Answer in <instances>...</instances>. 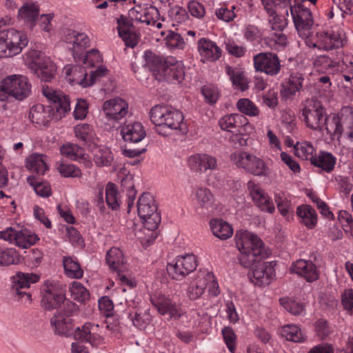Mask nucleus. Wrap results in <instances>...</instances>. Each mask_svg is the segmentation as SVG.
<instances>
[{
    "mask_svg": "<svg viewBox=\"0 0 353 353\" xmlns=\"http://www.w3.org/2000/svg\"><path fill=\"white\" fill-rule=\"evenodd\" d=\"M88 113V105L85 100L78 99L74 111V117L76 119H83Z\"/></svg>",
    "mask_w": 353,
    "mask_h": 353,
    "instance_id": "61",
    "label": "nucleus"
},
{
    "mask_svg": "<svg viewBox=\"0 0 353 353\" xmlns=\"http://www.w3.org/2000/svg\"><path fill=\"white\" fill-rule=\"evenodd\" d=\"M157 74V80L159 81L174 83V81L180 82L183 79L184 71L179 65L168 62L162 72Z\"/></svg>",
    "mask_w": 353,
    "mask_h": 353,
    "instance_id": "20",
    "label": "nucleus"
},
{
    "mask_svg": "<svg viewBox=\"0 0 353 353\" xmlns=\"http://www.w3.org/2000/svg\"><path fill=\"white\" fill-rule=\"evenodd\" d=\"M150 120L155 125L157 133L167 136L168 130L181 129L183 115L179 110L157 105L150 110Z\"/></svg>",
    "mask_w": 353,
    "mask_h": 353,
    "instance_id": "4",
    "label": "nucleus"
},
{
    "mask_svg": "<svg viewBox=\"0 0 353 353\" xmlns=\"http://www.w3.org/2000/svg\"><path fill=\"white\" fill-rule=\"evenodd\" d=\"M166 44L170 48H183L185 43L179 34L170 32L166 37Z\"/></svg>",
    "mask_w": 353,
    "mask_h": 353,
    "instance_id": "55",
    "label": "nucleus"
},
{
    "mask_svg": "<svg viewBox=\"0 0 353 353\" xmlns=\"http://www.w3.org/2000/svg\"><path fill=\"white\" fill-rule=\"evenodd\" d=\"M177 261H180L181 264L187 270L192 272L196 267V257L193 254H188L183 256H179Z\"/></svg>",
    "mask_w": 353,
    "mask_h": 353,
    "instance_id": "62",
    "label": "nucleus"
},
{
    "mask_svg": "<svg viewBox=\"0 0 353 353\" xmlns=\"http://www.w3.org/2000/svg\"><path fill=\"white\" fill-rule=\"evenodd\" d=\"M189 164L192 169L196 170H214L216 168V159L206 154L192 156L189 159Z\"/></svg>",
    "mask_w": 353,
    "mask_h": 353,
    "instance_id": "22",
    "label": "nucleus"
},
{
    "mask_svg": "<svg viewBox=\"0 0 353 353\" xmlns=\"http://www.w3.org/2000/svg\"><path fill=\"white\" fill-rule=\"evenodd\" d=\"M213 274L212 272H200L194 281L190 283L188 290V296L191 300L199 299L204 292L205 289L212 281Z\"/></svg>",
    "mask_w": 353,
    "mask_h": 353,
    "instance_id": "17",
    "label": "nucleus"
},
{
    "mask_svg": "<svg viewBox=\"0 0 353 353\" xmlns=\"http://www.w3.org/2000/svg\"><path fill=\"white\" fill-rule=\"evenodd\" d=\"M294 154L303 159H307L310 158L311 160L312 156L314 151V147L310 143L305 142L301 145L296 144L294 146Z\"/></svg>",
    "mask_w": 353,
    "mask_h": 353,
    "instance_id": "49",
    "label": "nucleus"
},
{
    "mask_svg": "<svg viewBox=\"0 0 353 353\" xmlns=\"http://www.w3.org/2000/svg\"><path fill=\"white\" fill-rule=\"evenodd\" d=\"M248 187L253 201L262 211L272 213L274 206L270 201V197L259 187L255 185L253 182L249 181Z\"/></svg>",
    "mask_w": 353,
    "mask_h": 353,
    "instance_id": "18",
    "label": "nucleus"
},
{
    "mask_svg": "<svg viewBox=\"0 0 353 353\" xmlns=\"http://www.w3.org/2000/svg\"><path fill=\"white\" fill-rule=\"evenodd\" d=\"M198 48L201 54L210 61L217 60L221 55V50L215 43L202 38L198 42Z\"/></svg>",
    "mask_w": 353,
    "mask_h": 353,
    "instance_id": "23",
    "label": "nucleus"
},
{
    "mask_svg": "<svg viewBox=\"0 0 353 353\" xmlns=\"http://www.w3.org/2000/svg\"><path fill=\"white\" fill-rule=\"evenodd\" d=\"M78 305L72 302L64 303V308L57 311L50 319V325L55 334L68 337L74 336L79 342H88L92 346H97L101 342V336L96 333L98 325L91 323H85L81 328H74L72 317L77 314Z\"/></svg>",
    "mask_w": 353,
    "mask_h": 353,
    "instance_id": "2",
    "label": "nucleus"
},
{
    "mask_svg": "<svg viewBox=\"0 0 353 353\" xmlns=\"http://www.w3.org/2000/svg\"><path fill=\"white\" fill-rule=\"evenodd\" d=\"M106 262L110 268L117 272L122 283L133 287L132 281L122 273L125 270V259L122 251L118 248H112L106 254Z\"/></svg>",
    "mask_w": 353,
    "mask_h": 353,
    "instance_id": "14",
    "label": "nucleus"
},
{
    "mask_svg": "<svg viewBox=\"0 0 353 353\" xmlns=\"http://www.w3.org/2000/svg\"><path fill=\"white\" fill-rule=\"evenodd\" d=\"M222 334L225 344L227 345L229 350L234 353L235 350V341L236 335L231 327H225L222 330Z\"/></svg>",
    "mask_w": 353,
    "mask_h": 353,
    "instance_id": "56",
    "label": "nucleus"
},
{
    "mask_svg": "<svg viewBox=\"0 0 353 353\" xmlns=\"http://www.w3.org/2000/svg\"><path fill=\"white\" fill-rule=\"evenodd\" d=\"M85 70L82 67L74 66L68 67L64 68V72L66 77L72 76V79L70 78L69 80L72 82L76 81L77 83L81 84V80L83 78L82 74L84 73Z\"/></svg>",
    "mask_w": 353,
    "mask_h": 353,
    "instance_id": "54",
    "label": "nucleus"
},
{
    "mask_svg": "<svg viewBox=\"0 0 353 353\" xmlns=\"http://www.w3.org/2000/svg\"><path fill=\"white\" fill-rule=\"evenodd\" d=\"M64 270L66 274L72 278L80 279L83 276V271L79 263L72 258L64 257L63 260Z\"/></svg>",
    "mask_w": 353,
    "mask_h": 353,
    "instance_id": "39",
    "label": "nucleus"
},
{
    "mask_svg": "<svg viewBox=\"0 0 353 353\" xmlns=\"http://www.w3.org/2000/svg\"><path fill=\"white\" fill-rule=\"evenodd\" d=\"M26 35L14 30L7 29L0 22V56L12 57L28 45Z\"/></svg>",
    "mask_w": 353,
    "mask_h": 353,
    "instance_id": "5",
    "label": "nucleus"
},
{
    "mask_svg": "<svg viewBox=\"0 0 353 353\" xmlns=\"http://www.w3.org/2000/svg\"><path fill=\"white\" fill-rule=\"evenodd\" d=\"M58 170L65 177H78L81 175V170L74 165L62 163L59 165Z\"/></svg>",
    "mask_w": 353,
    "mask_h": 353,
    "instance_id": "53",
    "label": "nucleus"
},
{
    "mask_svg": "<svg viewBox=\"0 0 353 353\" xmlns=\"http://www.w3.org/2000/svg\"><path fill=\"white\" fill-rule=\"evenodd\" d=\"M307 127L321 132L327 121L325 109L320 101L316 99L307 100L305 107L302 109L301 117Z\"/></svg>",
    "mask_w": 353,
    "mask_h": 353,
    "instance_id": "7",
    "label": "nucleus"
},
{
    "mask_svg": "<svg viewBox=\"0 0 353 353\" xmlns=\"http://www.w3.org/2000/svg\"><path fill=\"white\" fill-rule=\"evenodd\" d=\"M143 16L140 23H145L148 26H154L159 18L158 9L153 6H145Z\"/></svg>",
    "mask_w": 353,
    "mask_h": 353,
    "instance_id": "44",
    "label": "nucleus"
},
{
    "mask_svg": "<svg viewBox=\"0 0 353 353\" xmlns=\"http://www.w3.org/2000/svg\"><path fill=\"white\" fill-rule=\"evenodd\" d=\"M336 163V159L332 154L328 152H321L317 156H312L311 163L316 167L321 168L326 172H330L333 170Z\"/></svg>",
    "mask_w": 353,
    "mask_h": 353,
    "instance_id": "35",
    "label": "nucleus"
},
{
    "mask_svg": "<svg viewBox=\"0 0 353 353\" xmlns=\"http://www.w3.org/2000/svg\"><path fill=\"white\" fill-rule=\"evenodd\" d=\"M28 183L34 188V192L42 197H48L51 195L50 185L43 181H39L37 175H32L27 178Z\"/></svg>",
    "mask_w": 353,
    "mask_h": 353,
    "instance_id": "38",
    "label": "nucleus"
},
{
    "mask_svg": "<svg viewBox=\"0 0 353 353\" xmlns=\"http://www.w3.org/2000/svg\"><path fill=\"white\" fill-rule=\"evenodd\" d=\"M26 168L37 176L43 175L48 166L41 154H32L26 159Z\"/></svg>",
    "mask_w": 353,
    "mask_h": 353,
    "instance_id": "34",
    "label": "nucleus"
},
{
    "mask_svg": "<svg viewBox=\"0 0 353 353\" xmlns=\"http://www.w3.org/2000/svg\"><path fill=\"white\" fill-rule=\"evenodd\" d=\"M119 36L125 41L126 46L134 48L138 43L137 35L132 30H120Z\"/></svg>",
    "mask_w": 353,
    "mask_h": 353,
    "instance_id": "58",
    "label": "nucleus"
},
{
    "mask_svg": "<svg viewBox=\"0 0 353 353\" xmlns=\"http://www.w3.org/2000/svg\"><path fill=\"white\" fill-rule=\"evenodd\" d=\"M121 188L127 192L128 197L135 199L137 192L134 190V185L132 176H126L121 180Z\"/></svg>",
    "mask_w": 353,
    "mask_h": 353,
    "instance_id": "59",
    "label": "nucleus"
},
{
    "mask_svg": "<svg viewBox=\"0 0 353 353\" xmlns=\"http://www.w3.org/2000/svg\"><path fill=\"white\" fill-rule=\"evenodd\" d=\"M67 39L70 43H73V57L76 61L83 60L84 64H90L91 66L94 65L95 61H98L99 58V51L97 50H92L88 52L85 55L82 52H79V50L85 48L89 43V39L84 33H77L74 30H71L67 35Z\"/></svg>",
    "mask_w": 353,
    "mask_h": 353,
    "instance_id": "9",
    "label": "nucleus"
},
{
    "mask_svg": "<svg viewBox=\"0 0 353 353\" xmlns=\"http://www.w3.org/2000/svg\"><path fill=\"white\" fill-rule=\"evenodd\" d=\"M279 302L285 310L294 315H299L304 309L301 303L288 298H281L279 299Z\"/></svg>",
    "mask_w": 353,
    "mask_h": 353,
    "instance_id": "47",
    "label": "nucleus"
},
{
    "mask_svg": "<svg viewBox=\"0 0 353 353\" xmlns=\"http://www.w3.org/2000/svg\"><path fill=\"white\" fill-rule=\"evenodd\" d=\"M188 8L190 14L194 17L201 18L205 14V8L203 6L196 1H190Z\"/></svg>",
    "mask_w": 353,
    "mask_h": 353,
    "instance_id": "63",
    "label": "nucleus"
},
{
    "mask_svg": "<svg viewBox=\"0 0 353 353\" xmlns=\"http://www.w3.org/2000/svg\"><path fill=\"white\" fill-rule=\"evenodd\" d=\"M324 34L325 37L323 38V49L326 50H331L343 46L344 41L340 34L334 32H325Z\"/></svg>",
    "mask_w": 353,
    "mask_h": 353,
    "instance_id": "41",
    "label": "nucleus"
},
{
    "mask_svg": "<svg viewBox=\"0 0 353 353\" xmlns=\"http://www.w3.org/2000/svg\"><path fill=\"white\" fill-rule=\"evenodd\" d=\"M108 70L105 68L100 66L97 70L92 72L90 79L88 80L87 74L84 72L82 74L83 78L81 80V85L83 87L92 85L97 79L105 76Z\"/></svg>",
    "mask_w": 353,
    "mask_h": 353,
    "instance_id": "48",
    "label": "nucleus"
},
{
    "mask_svg": "<svg viewBox=\"0 0 353 353\" xmlns=\"http://www.w3.org/2000/svg\"><path fill=\"white\" fill-rule=\"evenodd\" d=\"M117 193V192L114 187V184L109 183L106 188V203L112 210H117L119 207Z\"/></svg>",
    "mask_w": 353,
    "mask_h": 353,
    "instance_id": "52",
    "label": "nucleus"
},
{
    "mask_svg": "<svg viewBox=\"0 0 353 353\" xmlns=\"http://www.w3.org/2000/svg\"><path fill=\"white\" fill-rule=\"evenodd\" d=\"M243 122H245V117L242 114H231L223 117L219 120V125L222 130L233 133L236 132L234 130L238 128L239 123Z\"/></svg>",
    "mask_w": 353,
    "mask_h": 353,
    "instance_id": "36",
    "label": "nucleus"
},
{
    "mask_svg": "<svg viewBox=\"0 0 353 353\" xmlns=\"http://www.w3.org/2000/svg\"><path fill=\"white\" fill-rule=\"evenodd\" d=\"M42 92L50 101V105L45 108L38 104L33 106L29 112V119L32 123L48 125L51 119L58 121L70 110L68 96L58 92L48 86H43Z\"/></svg>",
    "mask_w": 353,
    "mask_h": 353,
    "instance_id": "3",
    "label": "nucleus"
},
{
    "mask_svg": "<svg viewBox=\"0 0 353 353\" xmlns=\"http://www.w3.org/2000/svg\"><path fill=\"white\" fill-rule=\"evenodd\" d=\"M132 321L134 326L139 330H143L149 324L150 316L146 312H142L137 311L134 313V316L132 317Z\"/></svg>",
    "mask_w": 353,
    "mask_h": 353,
    "instance_id": "51",
    "label": "nucleus"
},
{
    "mask_svg": "<svg viewBox=\"0 0 353 353\" xmlns=\"http://www.w3.org/2000/svg\"><path fill=\"white\" fill-rule=\"evenodd\" d=\"M290 270L303 276L307 282L316 281L319 277V270L311 261L298 260L292 264Z\"/></svg>",
    "mask_w": 353,
    "mask_h": 353,
    "instance_id": "16",
    "label": "nucleus"
},
{
    "mask_svg": "<svg viewBox=\"0 0 353 353\" xmlns=\"http://www.w3.org/2000/svg\"><path fill=\"white\" fill-rule=\"evenodd\" d=\"M45 292L41 299V305L46 310H51L57 308V311H61L64 308V303L69 300H66L62 293L54 292L51 288L47 287L44 289Z\"/></svg>",
    "mask_w": 353,
    "mask_h": 353,
    "instance_id": "19",
    "label": "nucleus"
},
{
    "mask_svg": "<svg viewBox=\"0 0 353 353\" xmlns=\"http://www.w3.org/2000/svg\"><path fill=\"white\" fill-rule=\"evenodd\" d=\"M230 158L236 166L243 168L252 174L256 176L266 174V165L264 161L256 156L243 152L233 153Z\"/></svg>",
    "mask_w": 353,
    "mask_h": 353,
    "instance_id": "11",
    "label": "nucleus"
},
{
    "mask_svg": "<svg viewBox=\"0 0 353 353\" xmlns=\"http://www.w3.org/2000/svg\"><path fill=\"white\" fill-rule=\"evenodd\" d=\"M63 156L69 158L71 160L77 161L83 156V150L77 145L69 144L63 145L60 149Z\"/></svg>",
    "mask_w": 353,
    "mask_h": 353,
    "instance_id": "43",
    "label": "nucleus"
},
{
    "mask_svg": "<svg viewBox=\"0 0 353 353\" xmlns=\"http://www.w3.org/2000/svg\"><path fill=\"white\" fill-rule=\"evenodd\" d=\"M254 65L256 71L274 76L281 70L278 56L272 52H261L254 57Z\"/></svg>",
    "mask_w": 353,
    "mask_h": 353,
    "instance_id": "13",
    "label": "nucleus"
},
{
    "mask_svg": "<svg viewBox=\"0 0 353 353\" xmlns=\"http://www.w3.org/2000/svg\"><path fill=\"white\" fill-rule=\"evenodd\" d=\"M237 108L239 110L249 116H257L259 114V110L248 99H241L237 102Z\"/></svg>",
    "mask_w": 353,
    "mask_h": 353,
    "instance_id": "46",
    "label": "nucleus"
},
{
    "mask_svg": "<svg viewBox=\"0 0 353 353\" xmlns=\"http://www.w3.org/2000/svg\"><path fill=\"white\" fill-rule=\"evenodd\" d=\"M267 12L272 16V28L274 30L282 31L287 26L286 19H283V14L288 15V6L290 0H261Z\"/></svg>",
    "mask_w": 353,
    "mask_h": 353,
    "instance_id": "10",
    "label": "nucleus"
},
{
    "mask_svg": "<svg viewBox=\"0 0 353 353\" xmlns=\"http://www.w3.org/2000/svg\"><path fill=\"white\" fill-rule=\"evenodd\" d=\"M31 93V85L26 77L12 75L4 79L0 86V100L5 101L8 97L22 101Z\"/></svg>",
    "mask_w": 353,
    "mask_h": 353,
    "instance_id": "6",
    "label": "nucleus"
},
{
    "mask_svg": "<svg viewBox=\"0 0 353 353\" xmlns=\"http://www.w3.org/2000/svg\"><path fill=\"white\" fill-rule=\"evenodd\" d=\"M324 129L326 130L327 134L330 136L332 140L336 137L337 141L340 142L343 132V127L341 119L337 115L334 114L330 121H329L327 117Z\"/></svg>",
    "mask_w": 353,
    "mask_h": 353,
    "instance_id": "33",
    "label": "nucleus"
},
{
    "mask_svg": "<svg viewBox=\"0 0 353 353\" xmlns=\"http://www.w3.org/2000/svg\"><path fill=\"white\" fill-rule=\"evenodd\" d=\"M143 221L144 227L149 231H154L157 229L159 224L161 222V215L160 213L153 214L152 215H149L148 217L141 218Z\"/></svg>",
    "mask_w": 353,
    "mask_h": 353,
    "instance_id": "57",
    "label": "nucleus"
},
{
    "mask_svg": "<svg viewBox=\"0 0 353 353\" xmlns=\"http://www.w3.org/2000/svg\"><path fill=\"white\" fill-rule=\"evenodd\" d=\"M105 116L115 121L121 119L128 112V104L120 98L106 101L103 106Z\"/></svg>",
    "mask_w": 353,
    "mask_h": 353,
    "instance_id": "15",
    "label": "nucleus"
},
{
    "mask_svg": "<svg viewBox=\"0 0 353 353\" xmlns=\"http://www.w3.org/2000/svg\"><path fill=\"white\" fill-rule=\"evenodd\" d=\"M39 14V8L34 3H25L18 12V17L30 23L32 28L33 23Z\"/></svg>",
    "mask_w": 353,
    "mask_h": 353,
    "instance_id": "31",
    "label": "nucleus"
},
{
    "mask_svg": "<svg viewBox=\"0 0 353 353\" xmlns=\"http://www.w3.org/2000/svg\"><path fill=\"white\" fill-rule=\"evenodd\" d=\"M93 153V160L99 167L110 166L113 161L112 152L108 148L99 147L97 145H89Z\"/></svg>",
    "mask_w": 353,
    "mask_h": 353,
    "instance_id": "27",
    "label": "nucleus"
},
{
    "mask_svg": "<svg viewBox=\"0 0 353 353\" xmlns=\"http://www.w3.org/2000/svg\"><path fill=\"white\" fill-rule=\"evenodd\" d=\"M295 28L301 37L306 39L312 34L313 19L311 10L302 3L288 6Z\"/></svg>",
    "mask_w": 353,
    "mask_h": 353,
    "instance_id": "8",
    "label": "nucleus"
},
{
    "mask_svg": "<svg viewBox=\"0 0 353 353\" xmlns=\"http://www.w3.org/2000/svg\"><path fill=\"white\" fill-rule=\"evenodd\" d=\"M342 303L344 308L353 314V290L348 289L342 294Z\"/></svg>",
    "mask_w": 353,
    "mask_h": 353,
    "instance_id": "64",
    "label": "nucleus"
},
{
    "mask_svg": "<svg viewBox=\"0 0 353 353\" xmlns=\"http://www.w3.org/2000/svg\"><path fill=\"white\" fill-rule=\"evenodd\" d=\"M70 292L74 299L79 302L83 303L90 299V293L88 290L80 283L74 281L70 288Z\"/></svg>",
    "mask_w": 353,
    "mask_h": 353,
    "instance_id": "45",
    "label": "nucleus"
},
{
    "mask_svg": "<svg viewBox=\"0 0 353 353\" xmlns=\"http://www.w3.org/2000/svg\"><path fill=\"white\" fill-rule=\"evenodd\" d=\"M15 244L21 248H28L34 245L38 240L37 235L32 233L27 229H23L20 231H16L14 236Z\"/></svg>",
    "mask_w": 353,
    "mask_h": 353,
    "instance_id": "32",
    "label": "nucleus"
},
{
    "mask_svg": "<svg viewBox=\"0 0 353 353\" xmlns=\"http://www.w3.org/2000/svg\"><path fill=\"white\" fill-rule=\"evenodd\" d=\"M137 212L141 219L158 213L154 200L150 194L145 192L141 194L137 202Z\"/></svg>",
    "mask_w": 353,
    "mask_h": 353,
    "instance_id": "24",
    "label": "nucleus"
},
{
    "mask_svg": "<svg viewBox=\"0 0 353 353\" xmlns=\"http://www.w3.org/2000/svg\"><path fill=\"white\" fill-rule=\"evenodd\" d=\"M210 225L213 234L221 240L228 239L233 234L232 226L222 219H212L210 221Z\"/></svg>",
    "mask_w": 353,
    "mask_h": 353,
    "instance_id": "29",
    "label": "nucleus"
},
{
    "mask_svg": "<svg viewBox=\"0 0 353 353\" xmlns=\"http://www.w3.org/2000/svg\"><path fill=\"white\" fill-rule=\"evenodd\" d=\"M236 248L241 252L239 260L245 268H252L248 274L252 283L258 286L269 285L274 274V261L263 262L268 256L262 241L248 231H238L235 235Z\"/></svg>",
    "mask_w": 353,
    "mask_h": 353,
    "instance_id": "1",
    "label": "nucleus"
},
{
    "mask_svg": "<svg viewBox=\"0 0 353 353\" xmlns=\"http://www.w3.org/2000/svg\"><path fill=\"white\" fill-rule=\"evenodd\" d=\"M201 92L205 101L209 104H214L219 97V92L217 88L212 85L203 86Z\"/></svg>",
    "mask_w": 353,
    "mask_h": 353,
    "instance_id": "50",
    "label": "nucleus"
},
{
    "mask_svg": "<svg viewBox=\"0 0 353 353\" xmlns=\"http://www.w3.org/2000/svg\"><path fill=\"white\" fill-rule=\"evenodd\" d=\"M121 134L125 141L138 143L145 136V132L141 123L135 122L123 127Z\"/></svg>",
    "mask_w": 353,
    "mask_h": 353,
    "instance_id": "25",
    "label": "nucleus"
},
{
    "mask_svg": "<svg viewBox=\"0 0 353 353\" xmlns=\"http://www.w3.org/2000/svg\"><path fill=\"white\" fill-rule=\"evenodd\" d=\"M36 68L31 71L35 74L41 81L49 82L54 77L57 68L55 64L48 59H44L42 63H38Z\"/></svg>",
    "mask_w": 353,
    "mask_h": 353,
    "instance_id": "26",
    "label": "nucleus"
},
{
    "mask_svg": "<svg viewBox=\"0 0 353 353\" xmlns=\"http://www.w3.org/2000/svg\"><path fill=\"white\" fill-rule=\"evenodd\" d=\"M144 59L145 61V66L152 72L157 79V74L162 72L168 61L163 58L156 55L151 51L145 52Z\"/></svg>",
    "mask_w": 353,
    "mask_h": 353,
    "instance_id": "28",
    "label": "nucleus"
},
{
    "mask_svg": "<svg viewBox=\"0 0 353 353\" xmlns=\"http://www.w3.org/2000/svg\"><path fill=\"white\" fill-rule=\"evenodd\" d=\"M153 305L157 309L161 314H170L171 318H177L180 315L178 314V307L171 299L164 296L151 298Z\"/></svg>",
    "mask_w": 353,
    "mask_h": 353,
    "instance_id": "21",
    "label": "nucleus"
},
{
    "mask_svg": "<svg viewBox=\"0 0 353 353\" xmlns=\"http://www.w3.org/2000/svg\"><path fill=\"white\" fill-rule=\"evenodd\" d=\"M27 55L28 57L31 60L29 65V68L31 70L37 68V66L39 65L38 63H42V61L44 59H48V57L44 56L43 52L35 50L29 51Z\"/></svg>",
    "mask_w": 353,
    "mask_h": 353,
    "instance_id": "60",
    "label": "nucleus"
},
{
    "mask_svg": "<svg viewBox=\"0 0 353 353\" xmlns=\"http://www.w3.org/2000/svg\"><path fill=\"white\" fill-rule=\"evenodd\" d=\"M12 285L11 290L12 294L19 301L23 296H26V301H32V295L26 290L30 288L31 283H37L39 276L33 273H23L19 272L12 277Z\"/></svg>",
    "mask_w": 353,
    "mask_h": 353,
    "instance_id": "12",
    "label": "nucleus"
},
{
    "mask_svg": "<svg viewBox=\"0 0 353 353\" xmlns=\"http://www.w3.org/2000/svg\"><path fill=\"white\" fill-rule=\"evenodd\" d=\"M297 215L303 220V223L308 228H314L317 221L315 210L308 205L299 206L296 210Z\"/></svg>",
    "mask_w": 353,
    "mask_h": 353,
    "instance_id": "37",
    "label": "nucleus"
},
{
    "mask_svg": "<svg viewBox=\"0 0 353 353\" xmlns=\"http://www.w3.org/2000/svg\"><path fill=\"white\" fill-rule=\"evenodd\" d=\"M21 262V259L14 249L0 248V265L8 266L11 264H19Z\"/></svg>",
    "mask_w": 353,
    "mask_h": 353,
    "instance_id": "40",
    "label": "nucleus"
},
{
    "mask_svg": "<svg viewBox=\"0 0 353 353\" xmlns=\"http://www.w3.org/2000/svg\"><path fill=\"white\" fill-rule=\"evenodd\" d=\"M196 197L201 213L205 214L212 211L214 196L210 190L207 188H199L196 191Z\"/></svg>",
    "mask_w": 353,
    "mask_h": 353,
    "instance_id": "30",
    "label": "nucleus"
},
{
    "mask_svg": "<svg viewBox=\"0 0 353 353\" xmlns=\"http://www.w3.org/2000/svg\"><path fill=\"white\" fill-rule=\"evenodd\" d=\"M281 334L287 340L293 342H301L303 340L301 330L294 325L283 326L281 330Z\"/></svg>",
    "mask_w": 353,
    "mask_h": 353,
    "instance_id": "42",
    "label": "nucleus"
}]
</instances>
